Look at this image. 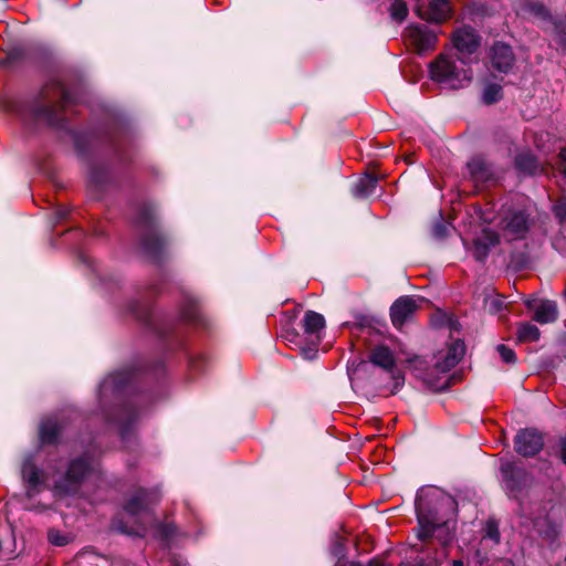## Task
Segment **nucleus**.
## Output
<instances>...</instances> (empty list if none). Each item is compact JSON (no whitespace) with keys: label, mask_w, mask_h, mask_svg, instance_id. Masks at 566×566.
<instances>
[{"label":"nucleus","mask_w":566,"mask_h":566,"mask_svg":"<svg viewBox=\"0 0 566 566\" xmlns=\"http://www.w3.org/2000/svg\"><path fill=\"white\" fill-rule=\"evenodd\" d=\"M73 103L71 93L57 80L49 81L29 104H20L14 112L24 123H43L59 126L62 109Z\"/></svg>","instance_id":"3"},{"label":"nucleus","mask_w":566,"mask_h":566,"mask_svg":"<svg viewBox=\"0 0 566 566\" xmlns=\"http://www.w3.org/2000/svg\"><path fill=\"white\" fill-rule=\"evenodd\" d=\"M553 210L559 222L566 221V198L559 199L554 205Z\"/></svg>","instance_id":"35"},{"label":"nucleus","mask_w":566,"mask_h":566,"mask_svg":"<svg viewBox=\"0 0 566 566\" xmlns=\"http://www.w3.org/2000/svg\"><path fill=\"white\" fill-rule=\"evenodd\" d=\"M554 24L556 30L555 40L560 46L566 49V19L559 17Z\"/></svg>","instance_id":"32"},{"label":"nucleus","mask_w":566,"mask_h":566,"mask_svg":"<svg viewBox=\"0 0 566 566\" xmlns=\"http://www.w3.org/2000/svg\"><path fill=\"white\" fill-rule=\"evenodd\" d=\"M304 332L316 334L325 327V318L322 314L314 311H307L303 318Z\"/></svg>","instance_id":"26"},{"label":"nucleus","mask_w":566,"mask_h":566,"mask_svg":"<svg viewBox=\"0 0 566 566\" xmlns=\"http://www.w3.org/2000/svg\"><path fill=\"white\" fill-rule=\"evenodd\" d=\"M369 361L388 373L391 379L390 394H396L405 384L403 374L396 367L392 352L386 346H377L369 354Z\"/></svg>","instance_id":"9"},{"label":"nucleus","mask_w":566,"mask_h":566,"mask_svg":"<svg viewBox=\"0 0 566 566\" xmlns=\"http://www.w3.org/2000/svg\"><path fill=\"white\" fill-rule=\"evenodd\" d=\"M558 156L562 160V172L566 177V148H560Z\"/></svg>","instance_id":"39"},{"label":"nucleus","mask_w":566,"mask_h":566,"mask_svg":"<svg viewBox=\"0 0 566 566\" xmlns=\"http://www.w3.org/2000/svg\"><path fill=\"white\" fill-rule=\"evenodd\" d=\"M130 312L138 318V319H147V311L145 308H139V304L134 303L130 306Z\"/></svg>","instance_id":"36"},{"label":"nucleus","mask_w":566,"mask_h":566,"mask_svg":"<svg viewBox=\"0 0 566 566\" xmlns=\"http://www.w3.org/2000/svg\"><path fill=\"white\" fill-rule=\"evenodd\" d=\"M526 306L534 312L533 319L539 324L553 323L558 317L557 304L551 300H528Z\"/></svg>","instance_id":"18"},{"label":"nucleus","mask_w":566,"mask_h":566,"mask_svg":"<svg viewBox=\"0 0 566 566\" xmlns=\"http://www.w3.org/2000/svg\"><path fill=\"white\" fill-rule=\"evenodd\" d=\"M94 470L93 461L86 457L72 460L66 472L54 481L55 494L76 493L82 482L93 474Z\"/></svg>","instance_id":"7"},{"label":"nucleus","mask_w":566,"mask_h":566,"mask_svg":"<svg viewBox=\"0 0 566 566\" xmlns=\"http://www.w3.org/2000/svg\"><path fill=\"white\" fill-rule=\"evenodd\" d=\"M185 319L187 321H195L196 319V313L195 312H185L184 314Z\"/></svg>","instance_id":"42"},{"label":"nucleus","mask_w":566,"mask_h":566,"mask_svg":"<svg viewBox=\"0 0 566 566\" xmlns=\"http://www.w3.org/2000/svg\"><path fill=\"white\" fill-rule=\"evenodd\" d=\"M416 12L422 20L441 23L451 15L449 0H418Z\"/></svg>","instance_id":"12"},{"label":"nucleus","mask_w":566,"mask_h":566,"mask_svg":"<svg viewBox=\"0 0 566 566\" xmlns=\"http://www.w3.org/2000/svg\"><path fill=\"white\" fill-rule=\"evenodd\" d=\"M378 179L373 175H365L354 185L352 193L355 198H367L371 196L377 187Z\"/></svg>","instance_id":"24"},{"label":"nucleus","mask_w":566,"mask_h":566,"mask_svg":"<svg viewBox=\"0 0 566 566\" xmlns=\"http://www.w3.org/2000/svg\"><path fill=\"white\" fill-rule=\"evenodd\" d=\"M544 134L535 136L534 143L538 149L543 150L544 153H549V149H546L545 146L541 143Z\"/></svg>","instance_id":"40"},{"label":"nucleus","mask_w":566,"mask_h":566,"mask_svg":"<svg viewBox=\"0 0 566 566\" xmlns=\"http://www.w3.org/2000/svg\"><path fill=\"white\" fill-rule=\"evenodd\" d=\"M63 429L56 418H46L40 424V439L42 443H54Z\"/></svg>","instance_id":"22"},{"label":"nucleus","mask_w":566,"mask_h":566,"mask_svg":"<svg viewBox=\"0 0 566 566\" xmlns=\"http://www.w3.org/2000/svg\"><path fill=\"white\" fill-rule=\"evenodd\" d=\"M69 211L66 209H63V208H59L56 209L55 211V214H56V219L57 220H62L64 219L66 216H67Z\"/></svg>","instance_id":"41"},{"label":"nucleus","mask_w":566,"mask_h":566,"mask_svg":"<svg viewBox=\"0 0 566 566\" xmlns=\"http://www.w3.org/2000/svg\"><path fill=\"white\" fill-rule=\"evenodd\" d=\"M136 420V413L132 409L124 408L120 411L118 419L116 420L120 424V436L126 439L130 427Z\"/></svg>","instance_id":"29"},{"label":"nucleus","mask_w":566,"mask_h":566,"mask_svg":"<svg viewBox=\"0 0 566 566\" xmlns=\"http://www.w3.org/2000/svg\"><path fill=\"white\" fill-rule=\"evenodd\" d=\"M468 170L475 182H484L494 177L492 166L481 156H475L468 163Z\"/></svg>","instance_id":"20"},{"label":"nucleus","mask_w":566,"mask_h":566,"mask_svg":"<svg viewBox=\"0 0 566 566\" xmlns=\"http://www.w3.org/2000/svg\"><path fill=\"white\" fill-rule=\"evenodd\" d=\"M499 525L495 521L489 520L484 527V539H490L494 545L500 543Z\"/></svg>","instance_id":"31"},{"label":"nucleus","mask_w":566,"mask_h":566,"mask_svg":"<svg viewBox=\"0 0 566 566\" xmlns=\"http://www.w3.org/2000/svg\"><path fill=\"white\" fill-rule=\"evenodd\" d=\"M515 166L521 174L525 175H537L545 170L531 151L520 153L515 158Z\"/></svg>","instance_id":"21"},{"label":"nucleus","mask_w":566,"mask_h":566,"mask_svg":"<svg viewBox=\"0 0 566 566\" xmlns=\"http://www.w3.org/2000/svg\"><path fill=\"white\" fill-rule=\"evenodd\" d=\"M504 488L511 496L517 495L528 485L531 476L528 472L513 462L501 465Z\"/></svg>","instance_id":"11"},{"label":"nucleus","mask_w":566,"mask_h":566,"mask_svg":"<svg viewBox=\"0 0 566 566\" xmlns=\"http://www.w3.org/2000/svg\"><path fill=\"white\" fill-rule=\"evenodd\" d=\"M515 450L523 457H534L543 446L544 439L542 433L535 429H525L520 431L514 440Z\"/></svg>","instance_id":"13"},{"label":"nucleus","mask_w":566,"mask_h":566,"mask_svg":"<svg viewBox=\"0 0 566 566\" xmlns=\"http://www.w3.org/2000/svg\"><path fill=\"white\" fill-rule=\"evenodd\" d=\"M503 96L502 86L495 83H489L484 86L482 92V101L486 105L499 102Z\"/></svg>","instance_id":"28"},{"label":"nucleus","mask_w":566,"mask_h":566,"mask_svg":"<svg viewBox=\"0 0 566 566\" xmlns=\"http://www.w3.org/2000/svg\"><path fill=\"white\" fill-rule=\"evenodd\" d=\"M430 76L434 82L450 88H461L472 81V71L462 57L440 54L429 65Z\"/></svg>","instance_id":"6"},{"label":"nucleus","mask_w":566,"mask_h":566,"mask_svg":"<svg viewBox=\"0 0 566 566\" xmlns=\"http://www.w3.org/2000/svg\"><path fill=\"white\" fill-rule=\"evenodd\" d=\"M403 36L406 42L419 54L434 50L438 42V34L423 24L408 25Z\"/></svg>","instance_id":"10"},{"label":"nucleus","mask_w":566,"mask_h":566,"mask_svg":"<svg viewBox=\"0 0 566 566\" xmlns=\"http://www.w3.org/2000/svg\"><path fill=\"white\" fill-rule=\"evenodd\" d=\"M443 232H444V227H443V226H440V224H439V226H436V227H434V233H436V235L440 237V235H442V234H443Z\"/></svg>","instance_id":"43"},{"label":"nucleus","mask_w":566,"mask_h":566,"mask_svg":"<svg viewBox=\"0 0 566 566\" xmlns=\"http://www.w3.org/2000/svg\"><path fill=\"white\" fill-rule=\"evenodd\" d=\"M48 539L54 546H65L70 543L71 536L63 534L57 530H50L48 532Z\"/></svg>","instance_id":"33"},{"label":"nucleus","mask_w":566,"mask_h":566,"mask_svg":"<svg viewBox=\"0 0 566 566\" xmlns=\"http://www.w3.org/2000/svg\"><path fill=\"white\" fill-rule=\"evenodd\" d=\"M452 43L459 53L471 55L480 46V36L471 27H462L454 31Z\"/></svg>","instance_id":"15"},{"label":"nucleus","mask_w":566,"mask_h":566,"mask_svg":"<svg viewBox=\"0 0 566 566\" xmlns=\"http://www.w3.org/2000/svg\"><path fill=\"white\" fill-rule=\"evenodd\" d=\"M158 501L159 493L157 490H137L124 505V512L129 517L135 518L134 525L128 526L120 520H115L113 522L114 528L128 535L146 536L154 532L155 536L163 539L168 538L174 533L175 527L170 524L156 522L150 515V507Z\"/></svg>","instance_id":"2"},{"label":"nucleus","mask_w":566,"mask_h":566,"mask_svg":"<svg viewBox=\"0 0 566 566\" xmlns=\"http://www.w3.org/2000/svg\"><path fill=\"white\" fill-rule=\"evenodd\" d=\"M418 308L413 296H401L390 307V318L396 327H401Z\"/></svg>","instance_id":"17"},{"label":"nucleus","mask_w":566,"mask_h":566,"mask_svg":"<svg viewBox=\"0 0 566 566\" xmlns=\"http://www.w3.org/2000/svg\"><path fill=\"white\" fill-rule=\"evenodd\" d=\"M503 305L504 301L499 297H495L490 301L489 310L493 313H497L503 308Z\"/></svg>","instance_id":"37"},{"label":"nucleus","mask_w":566,"mask_h":566,"mask_svg":"<svg viewBox=\"0 0 566 566\" xmlns=\"http://www.w3.org/2000/svg\"><path fill=\"white\" fill-rule=\"evenodd\" d=\"M464 352V343L457 339L446 350H440L433 357L432 366L422 357L411 359L410 366L415 376L427 387L433 390H442L449 386V380L442 379L440 375L449 373L461 360Z\"/></svg>","instance_id":"5"},{"label":"nucleus","mask_w":566,"mask_h":566,"mask_svg":"<svg viewBox=\"0 0 566 566\" xmlns=\"http://www.w3.org/2000/svg\"><path fill=\"white\" fill-rule=\"evenodd\" d=\"M133 374L128 370H119L106 377L99 386V396H107L111 394H118L130 382Z\"/></svg>","instance_id":"19"},{"label":"nucleus","mask_w":566,"mask_h":566,"mask_svg":"<svg viewBox=\"0 0 566 566\" xmlns=\"http://www.w3.org/2000/svg\"><path fill=\"white\" fill-rule=\"evenodd\" d=\"M533 527L539 536L548 542H554L559 535V526L547 516L534 518Z\"/></svg>","instance_id":"23"},{"label":"nucleus","mask_w":566,"mask_h":566,"mask_svg":"<svg viewBox=\"0 0 566 566\" xmlns=\"http://www.w3.org/2000/svg\"><path fill=\"white\" fill-rule=\"evenodd\" d=\"M497 227L500 234L485 228L475 238L473 255L478 261L488 256L490 248L500 242V237L507 242L525 239L531 229V219L524 210H507L501 214Z\"/></svg>","instance_id":"4"},{"label":"nucleus","mask_w":566,"mask_h":566,"mask_svg":"<svg viewBox=\"0 0 566 566\" xmlns=\"http://www.w3.org/2000/svg\"><path fill=\"white\" fill-rule=\"evenodd\" d=\"M452 566H463L461 560H453Z\"/></svg>","instance_id":"45"},{"label":"nucleus","mask_w":566,"mask_h":566,"mask_svg":"<svg viewBox=\"0 0 566 566\" xmlns=\"http://www.w3.org/2000/svg\"><path fill=\"white\" fill-rule=\"evenodd\" d=\"M518 14H530L539 20H551L548 10L539 2L533 0H522L517 7Z\"/></svg>","instance_id":"25"},{"label":"nucleus","mask_w":566,"mask_h":566,"mask_svg":"<svg viewBox=\"0 0 566 566\" xmlns=\"http://www.w3.org/2000/svg\"><path fill=\"white\" fill-rule=\"evenodd\" d=\"M559 457L564 464H566V436L559 439Z\"/></svg>","instance_id":"38"},{"label":"nucleus","mask_w":566,"mask_h":566,"mask_svg":"<svg viewBox=\"0 0 566 566\" xmlns=\"http://www.w3.org/2000/svg\"><path fill=\"white\" fill-rule=\"evenodd\" d=\"M415 505L419 539L427 541L434 537L442 546L448 545L454 535V522L440 516V512L453 510V500L438 489L421 488L417 493Z\"/></svg>","instance_id":"1"},{"label":"nucleus","mask_w":566,"mask_h":566,"mask_svg":"<svg viewBox=\"0 0 566 566\" xmlns=\"http://www.w3.org/2000/svg\"><path fill=\"white\" fill-rule=\"evenodd\" d=\"M137 223L146 230L142 239L143 250L154 260L159 259L167 241L155 224V214L150 207L145 206L140 209Z\"/></svg>","instance_id":"8"},{"label":"nucleus","mask_w":566,"mask_h":566,"mask_svg":"<svg viewBox=\"0 0 566 566\" xmlns=\"http://www.w3.org/2000/svg\"><path fill=\"white\" fill-rule=\"evenodd\" d=\"M367 566H382V564H380L379 562H376V560H371L368 563Z\"/></svg>","instance_id":"44"},{"label":"nucleus","mask_w":566,"mask_h":566,"mask_svg":"<svg viewBox=\"0 0 566 566\" xmlns=\"http://www.w3.org/2000/svg\"><path fill=\"white\" fill-rule=\"evenodd\" d=\"M539 329L532 323H522L517 327V338L520 342H535L539 338Z\"/></svg>","instance_id":"27"},{"label":"nucleus","mask_w":566,"mask_h":566,"mask_svg":"<svg viewBox=\"0 0 566 566\" xmlns=\"http://www.w3.org/2000/svg\"><path fill=\"white\" fill-rule=\"evenodd\" d=\"M496 350L501 359L506 364H514L516 360L515 353L510 347L501 344L496 347Z\"/></svg>","instance_id":"34"},{"label":"nucleus","mask_w":566,"mask_h":566,"mask_svg":"<svg viewBox=\"0 0 566 566\" xmlns=\"http://www.w3.org/2000/svg\"><path fill=\"white\" fill-rule=\"evenodd\" d=\"M22 476L27 483V494L29 497H32L48 486V474L34 465L31 457L23 461Z\"/></svg>","instance_id":"14"},{"label":"nucleus","mask_w":566,"mask_h":566,"mask_svg":"<svg viewBox=\"0 0 566 566\" xmlns=\"http://www.w3.org/2000/svg\"><path fill=\"white\" fill-rule=\"evenodd\" d=\"M392 20L402 22L408 15V7L403 0H394L389 7Z\"/></svg>","instance_id":"30"},{"label":"nucleus","mask_w":566,"mask_h":566,"mask_svg":"<svg viewBox=\"0 0 566 566\" xmlns=\"http://www.w3.org/2000/svg\"><path fill=\"white\" fill-rule=\"evenodd\" d=\"M492 66L502 73H509L514 65L515 56L512 48L503 42H495L490 49Z\"/></svg>","instance_id":"16"}]
</instances>
